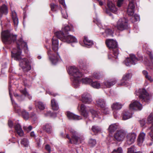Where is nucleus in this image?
I'll list each match as a JSON object with an SVG mask.
<instances>
[{
  "label": "nucleus",
  "instance_id": "60",
  "mask_svg": "<svg viewBox=\"0 0 153 153\" xmlns=\"http://www.w3.org/2000/svg\"><path fill=\"white\" fill-rule=\"evenodd\" d=\"M8 125L11 128L13 126V123L12 122L11 120H9Z\"/></svg>",
  "mask_w": 153,
  "mask_h": 153
},
{
  "label": "nucleus",
  "instance_id": "24",
  "mask_svg": "<svg viewBox=\"0 0 153 153\" xmlns=\"http://www.w3.org/2000/svg\"><path fill=\"white\" fill-rule=\"evenodd\" d=\"M96 102L98 106L101 108H103L106 106L105 102L103 99H98L97 100Z\"/></svg>",
  "mask_w": 153,
  "mask_h": 153
},
{
  "label": "nucleus",
  "instance_id": "16",
  "mask_svg": "<svg viewBox=\"0 0 153 153\" xmlns=\"http://www.w3.org/2000/svg\"><path fill=\"white\" fill-rule=\"evenodd\" d=\"M129 4L127 9V13L129 16H132L134 12L135 6L134 4V0H128Z\"/></svg>",
  "mask_w": 153,
  "mask_h": 153
},
{
  "label": "nucleus",
  "instance_id": "56",
  "mask_svg": "<svg viewBox=\"0 0 153 153\" xmlns=\"http://www.w3.org/2000/svg\"><path fill=\"white\" fill-rule=\"evenodd\" d=\"M140 123L141 126H143L145 125L146 123V120L145 119H143L140 121Z\"/></svg>",
  "mask_w": 153,
  "mask_h": 153
},
{
  "label": "nucleus",
  "instance_id": "20",
  "mask_svg": "<svg viewBox=\"0 0 153 153\" xmlns=\"http://www.w3.org/2000/svg\"><path fill=\"white\" fill-rule=\"evenodd\" d=\"M15 130L17 134L20 137H22L24 135V132L22 130L21 126L19 124H16L14 126Z\"/></svg>",
  "mask_w": 153,
  "mask_h": 153
},
{
  "label": "nucleus",
  "instance_id": "1",
  "mask_svg": "<svg viewBox=\"0 0 153 153\" xmlns=\"http://www.w3.org/2000/svg\"><path fill=\"white\" fill-rule=\"evenodd\" d=\"M69 31H74L72 25H66L62 29V31L56 32V37H54L52 39L51 47L52 50L56 51L58 49V40L57 38L64 42L69 43L71 42H77L76 39L75 37L70 35H68L67 32Z\"/></svg>",
  "mask_w": 153,
  "mask_h": 153
},
{
  "label": "nucleus",
  "instance_id": "45",
  "mask_svg": "<svg viewBox=\"0 0 153 153\" xmlns=\"http://www.w3.org/2000/svg\"><path fill=\"white\" fill-rule=\"evenodd\" d=\"M102 76V75L100 73H94L93 77L97 79H99Z\"/></svg>",
  "mask_w": 153,
  "mask_h": 153
},
{
  "label": "nucleus",
  "instance_id": "63",
  "mask_svg": "<svg viewBox=\"0 0 153 153\" xmlns=\"http://www.w3.org/2000/svg\"><path fill=\"white\" fill-rule=\"evenodd\" d=\"M98 2L100 6H102L103 4V2L101 0H96Z\"/></svg>",
  "mask_w": 153,
  "mask_h": 153
},
{
  "label": "nucleus",
  "instance_id": "29",
  "mask_svg": "<svg viewBox=\"0 0 153 153\" xmlns=\"http://www.w3.org/2000/svg\"><path fill=\"white\" fill-rule=\"evenodd\" d=\"M123 105L119 102H116L113 104L111 108L113 110H118L121 108Z\"/></svg>",
  "mask_w": 153,
  "mask_h": 153
},
{
  "label": "nucleus",
  "instance_id": "55",
  "mask_svg": "<svg viewBox=\"0 0 153 153\" xmlns=\"http://www.w3.org/2000/svg\"><path fill=\"white\" fill-rule=\"evenodd\" d=\"M61 13L62 16L63 18L65 19H67L68 17V16L66 10H65V11H63V13L61 11Z\"/></svg>",
  "mask_w": 153,
  "mask_h": 153
},
{
  "label": "nucleus",
  "instance_id": "37",
  "mask_svg": "<svg viewBox=\"0 0 153 153\" xmlns=\"http://www.w3.org/2000/svg\"><path fill=\"white\" fill-rule=\"evenodd\" d=\"M21 144L25 147L28 146L29 145V142L28 139L26 138H24L22 139L20 142Z\"/></svg>",
  "mask_w": 153,
  "mask_h": 153
},
{
  "label": "nucleus",
  "instance_id": "41",
  "mask_svg": "<svg viewBox=\"0 0 153 153\" xmlns=\"http://www.w3.org/2000/svg\"><path fill=\"white\" fill-rule=\"evenodd\" d=\"M132 75L131 73H128L125 74L123 76V80H125L127 81H128L131 78Z\"/></svg>",
  "mask_w": 153,
  "mask_h": 153
},
{
  "label": "nucleus",
  "instance_id": "42",
  "mask_svg": "<svg viewBox=\"0 0 153 153\" xmlns=\"http://www.w3.org/2000/svg\"><path fill=\"white\" fill-rule=\"evenodd\" d=\"M36 105L41 110H43L45 108V105L42 102H38L36 104Z\"/></svg>",
  "mask_w": 153,
  "mask_h": 153
},
{
  "label": "nucleus",
  "instance_id": "58",
  "mask_svg": "<svg viewBox=\"0 0 153 153\" xmlns=\"http://www.w3.org/2000/svg\"><path fill=\"white\" fill-rule=\"evenodd\" d=\"M14 95L15 97H17V98L19 100V98H21L22 97V95H19L18 94H17V93H14Z\"/></svg>",
  "mask_w": 153,
  "mask_h": 153
},
{
  "label": "nucleus",
  "instance_id": "43",
  "mask_svg": "<svg viewBox=\"0 0 153 153\" xmlns=\"http://www.w3.org/2000/svg\"><path fill=\"white\" fill-rule=\"evenodd\" d=\"M96 144V140L95 139H90L88 141V144L89 146L91 147L94 146Z\"/></svg>",
  "mask_w": 153,
  "mask_h": 153
},
{
  "label": "nucleus",
  "instance_id": "36",
  "mask_svg": "<svg viewBox=\"0 0 153 153\" xmlns=\"http://www.w3.org/2000/svg\"><path fill=\"white\" fill-rule=\"evenodd\" d=\"M92 81V80L91 79L87 77L83 78L82 79V82L84 84H88L90 85Z\"/></svg>",
  "mask_w": 153,
  "mask_h": 153
},
{
  "label": "nucleus",
  "instance_id": "38",
  "mask_svg": "<svg viewBox=\"0 0 153 153\" xmlns=\"http://www.w3.org/2000/svg\"><path fill=\"white\" fill-rule=\"evenodd\" d=\"M136 150L135 147L134 146H132L128 149V153H142L140 152H136L135 151Z\"/></svg>",
  "mask_w": 153,
  "mask_h": 153
},
{
  "label": "nucleus",
  "instance_id": "3",
  "mask_svg": "<svg viewBox=\"0 0 153 153\" xmlns=\"http://www.w3.org/2000/svg\"><path fill=\"white\" fill-rule=\"evenodd\" d=\"M69 72L73 79V83L74 86L77 88L80 82V78L82 76L83 74L75 66L70 67L69 69Z\"/></svg>",
  "mask_w": 153,
  "mask_h": 153
},
{
  "label": "nucleus",
  "instance_id": "8",
  "mask_svg": "<svg viewBox=\"0 0 153 153\" xmlns=\"http://www.w3.org/2000/svg\"><path fill=\"white\" fill-rule=\"evenodd\" d=\"M128 20L125 18L120 19L117 22L115 27L120 31H123L128 28Z\"/></svg>",
  "mask_w": 153,
  "mask_h": 153
},
{
  "label": "nucleus",
  "instance_id": "40",
  "mask_svg": "<svg viewBox=\"0 0 153 153\" xmlns=\"http://www.w3.org/2000/svg\"><path fill=\"white\" fill-rule=\"evenodd\" d=\"M105 33L107 36H113V31L110 28H107L106 29L105 31Z\"/></svg>",
  "mask_w": 153,
  "mask_h": 153
},
{
  "label": "nucleus",
  "instance_id": "48",
  "mask_svg": "<svg viewBox=\"0 0 153 153\" xmlns=\"http://www.w3.org/2000/svg\"><path fill=\"white\" fill-rule=\"evenodd\" d=\"M112 153H123V150L121 147H119L114 149Z\"/></svg>",
  "mask_w": 153,
  "mask_h": 153
},
{
  "label": "nucleus",
  "instance_id": "62",
  "mask_svg": "<svg viewBox=\"0 0 153 153\" xmlns=\"http://www.w3.org/2000/svg\"><path fill=\"white\" fill-rule=\"evenodd\" d=\"M147 65L148 66H149L151 69H153V62H152V63H150L149 65Z\"/></svg>",
  "mask_w": 153,
  "mask_h": 153
},
{
  "label": "nucleus",
  "instance_id": "18",
  "mask_svg": "<svg viewBox=\"0 0 153 153\" xmlns=\"http://www.w3.org/2000/svg\"><path fill=\"white\" fill-rule=\"evenodd\" d=\"M116 82L114 79L108 80L102 83L103 88H110L112 86L114 85Z\"/></svg>",
  "mask_w": 153,
  "mask_h": 153
},
{
  "label": "nucleus",
  "instance_id": "23",
  "mask_svg": "<svg viewBox=\"0 0 153 153\" xmlns=\"http://www.w3.org/2000/svg\"><path fill=\"white\" fill-rule=\"evenodd\" d=\"M146 136L145 133L143 132H141L139 134L137 138L138 144L139 146H141L143 143Z\"/></svg>",
  "mask_w": 153,
  "mask_h": 153
},
{
  "label": "nucleus",
  "instance_id": "31",
  "mask_svg": "<svg viewBox=\"0 0 153 153\" xmlns=\"http://www.w3.org/2000/svg\"><path fill=\"white\" fill-rule=\"evenodd\" d=\"M51 103L52 108L53 110H57L59 109L58 105L54 99L51 100Z\"/></svg>",
  "mask_w": 153,
  "mask_h": 153
},
{
  "label": "nucleus",
  "instance_id": "49",
  "mask_svg": "<svg viewBox=\"0 0 153 153\" xmlns=\"http://www.w3.org/2000/svg\"><path fill=\"white\" fill-rule=\"evenodd\" d=\"M128 82L125 80H123V78L121 80L120 82H119L118 85L120 86H125L127 85Z\"/></svg>",
  "mask_w": 153,
  "mask_h": 153
},
{
  "label": "nucleus",
  "instance_id": "52",
  "mask_svg": "<svg viewBox=\"0 0 153 153\" xmlns=\"http://www.w3.org/2000/svg\"><path fill=\"white\" fill-rule=\"evenodd\" d=\"M124 0H118L117 2V5L118 7H120L123 4Z\"/></svg>",
  "mask_w": 153,
  "mask_h": 153
},
{
  "label": "nucleus",
  "instance_id": "47",
  "mask_svg": "<svg viewBox=\"0 0 153 153\" xmlns=\"http://www.w3.org/2000/svg\"><path fill=\"white\" fill-rule=\"evenodd\" d=\"M90 111L91 114H92V115L94 117H97V116H98V114L99 113V112L97 111H94L92 109H91L90 110Z\"/></svg>",
  "mask_w": 153,
  "mask_h": 153
},
{
  "label": "nucleus",
  "instance_id": "46",
  "mask_svg": "<svg viewBox=\"0 0 153 153\" xmlns=\"http://www.w3.org/2000/svg\"><path fill=\"white\" fill-rule=\"evenodd\" d=\"M102 109V112L103 114H109L110 113V110L108 108L106 107V106H105V108H103Z\"/></svg>",
  "mask_w": 153,
  "mask_h": 153
},
{
  "label": "nucleus",
  "instance_id": "26",
  "mask_svg": "<svg viewBox=\"0 0 153 153\" xmlns=\"http://www.w3.org/2000/svg\"><path fill=\"white\" fill-rule=\"evenodd\" d=\"M86 107L84 105L82 104L80 106V111L81 114L85 118L88 117V114L86 111Z\"/></svg>",
  "mask_w": 153,
  "mask_h": 153
},
{
  "label": "nucleus",
  "instance_id": "11",
  "mask_svg": "<svg viewBox=\"0 0 153 153\" xmlns=\"http://www.w3.org/2000/svg\"><path fill=\"white\" fill-rule=\"evenodd\" d=\"M48 49V48H47ZM48 54L49 58L53 64H56L58 61L60 56L58 53H57L55 55H53L52 53V51L50 49H49L48 52Z\"/></svg>",
  "mask_w": 153,
  "mask_h": 153
},
{
  "label": "nucleus",
  "instance_id": "53",
  "mask_svg": "<svg viewBox=\"0 0 153 153\" xmlns=\"http://www.w3.org/2000/svg\"><path fill=\"white\" fill-rule=\"evenodd\" d=\"M20 92L25 96H27V94H28L25 88L23 89L20 90Z\"/></svg>",
  "mask_w": 153,
  "mask_h": 153
},
{
  "label": "nucleus",
  "instance_id": "5",
  "mask_svg": "<svg viewBox=\"0 0 153 153\" xmlns=\"http://www.w3.org/2000/svg\"><path fill=\"white\" fill-rule=\"evenodd\" d=\"M1 37L2 41L4 44L9 45L16 41L17 35L7 30L2 32Z\"/></svg>",
  "mask_w": 153,
  "mask_h": 153
},
{
  "label": "nucleus",
  "instance_id": "30",
  "mask_svg": "<svg viewBox=\"0 0 153 153\" xmlns=\"http://www.w3.org/2000/svg\"><path fill=\"white\" fill-rule=\"evenodd\" d=\"M117 127L118 126L116 123L111 124L109 126L108 131L111 133L113 132L117 129Z\"/></svg>",
  "mask_w": 153,
  "mask_h": 153
},
{
  "label": "nucleus",
  "instance_id": "54",
  "mask_svg": "<svg viewBox=\"0 0 153 153\" xmlns=\"http://www.w3.org/2000/svg\"><path fill=\"white\" fill-rule=\"evenodd\" d=\"M23 128L25 130H26L27 131H29L31 130L32 127L31 126H30L28 127L24 126Z\"/></svg>",
  "mask_w": 153,
  "mask_h": 153
},
{
  "label": "nucleus",
  "instance_id": "19",
  "mask_svg": "<svg viewBox=\"0 0 153 153\" xmlns=\"http://www.w3.org/2000/svg\"><path fill=\"white\" fill-rule=\"evenodd\" d=\"M42 128L44 131L48 134H51L53 132L52 126L50 123L45 124L43 126Z\"/></svg>",
  "mask_w": 153,
  "mask_h": 153
},
{
  "label": "nucleus",
  "instance_id": "10",
  "mask_svg": "<svg viewBox=\"0 0 153 153\" xmlns=\"http://www.w3.org/2000/svg\"><path fill=\"white\" fill-rule=\"evenodd\" d=\"M14 108L15 112L18 113L19 114H21L22 117L24 119L27 120L29 118V115L28 112L26 111L25 110H23L22 111L18 105L15 103L13 105Z\"/></svg>",
  "mask_w": 153,
  "mask_h": 153
},
{
  "label": "nucleus",
  "instance_id": "17",
  "mask_svg": "<svg viewBox=\"0 0 153 153\" xmlns=\"http://www.w3.org/2000/svg\"><path fill=\"white\" fill-rule=\"evenodd\" d=\"M81 100L83 103L87 104L90 103L92 101L91 96L87 93H84L82 95Z\"/></svg>",
  "mask_w": 153,
  "mask_h": 153
},
{
  "label": "nucleus",
  "instance_id": "39",
  "mask_svg": "<svg viewBox=\"0 0 153 153\" xmlns=\"http://www.w3.org/2000/svg\"><path fill=\"white\" fill-rule=\"evenodd\" d=\"M131 20L133 23L138 21H139L140 20V16L137 14H135L134 16H132Z\"/></svg>",
  "mask_w": 153,
  "mask_h": 153
},
{
  "label": "nucleus",
  "instance_id": "64",
  "mask_svg": "<svg viewBox=\"0 0 153 153\" xmlns=\"http://www.w3.org/2000/svg\"><path fill=\"white\" fill-rule=\"evenodd\" d=\"M31 117L32 118H33L34 117L36 118V114L33 112L31 113Z\"/></svg>",
  "mask_w": 153,
  "mask_h": 153
},
{
  "label": "nucleus",
  "instance_id": "34",
  "mask_svg": "<svg viewBox=\"0 0 153 153\" xmlns=\"http://www.w3.org/2000/svg\"><path fill=\"white\" fill-rule=\"evenodd\" d=\"M83 42L85 45L89 46H91L93 44L92 41L89 40L87 37L85 36L84 37Z\"/></svg>",
  "mask_w": 153,
  "mask_h": 153
},
{
  "label": "nucleus",
  "instance_id": "14",
  "mask_svg": "<svg viewBox=\"0 0 153 153\" xmlns=\"http://www.w3.org/2000/svg\"><path fill=\"white\" fill-rule=\"evenodd\" d=\"M147 123L151 124V126L149 127L148 128L151 130V131L149 133V134L150 137L153 138V113H151L148 117Z\"/></svg>",
  "mask_w": 153,
  "mask_h": 153
},
{
  "label": "nucleus",
  "instance_id": "50",
  "mask_svg": "<svg viewBox=\"0 0 153 153\" xmlns=\"http://www.w3.org/2000/svg\"><path fill=\"white\" fill-rule=\"evenodd\" d=\"M45 116H50L53 117H55L56 116V114L55 113H51V112L48 111L47 113L45 114Z\"/></svg>",
  "mask_w": 153,
  "mask_h": 153
},
{
  "label": "nucleus",
  "instance_id": "21",
  "mask_svg": "<svg viewBox=\"0 0 153 153\" xmlns=\"http://www.w3.org/2000/svg\"><path fill=\"white\" fill-rule=\"evenodd\" d=\"M107 6L111 11L114 13L117 14V8L115 5L111 1H108L107 2Z\"/></svg>",
  "mask_w": 153,
  "mask_h": 153
},
{
  "label": "nucleus",
  "instance_id": "12",
  "mask_svg": "<svg viewBox=\"0 0 153 153\" xmlns=\"http://www.w3.org/2000/svg\"><path fill=\"white\" fill-rule=\"evenodd\" d=\"M130 56V58H127L125 61L126 65L127 66H130L131 64H135L139 60L134 54H131Z\"/></svg>",
  "mask_w": 153,
  "mask_h": 153
},
{
  "label": "nucleus",
  "instance_id": "57",
  "mask_svg": "<svg viewBox=\"0 0 153 153\" xmlns=\"http://www.w3.org/2000/svg\"><path fill=\"white\" fill-rule=\"evenodd\" d=\"M45 149L49 153H50L51 151V149L50 146L49 145H46L45 147Z\"/></svg>",
  "mask_w": 153,
  "mask_h": 153
},
{
  "label": "nucleus",
  "instance_id": "25",
  "mask_svg": "<svg viewBox=\"0 0 153 153\" xmlns=\"http://www.w3.org/2000/svg\"><path fill=\"white\" fill-rule=\"evenodd\" d=\"M8 13V10L7 6L3 4L0 6V18H1L3 14H7Z\"/></svg>",
  "mask_w": 153,
  "mask_h": 153
},
{
  "label": "nucleus",
  "instance_id": "44",
  "mask_svg": "<svg viewBox=\"0 0 153 153\" xmlns=\"http://www.w3.org/2000/svg\"><path fill=\"white\" fill-rule=\"evenodd\" d=\"M91 130L95 133H97L101 131V129L98 126H92Z\"/></svg>",
  "mask_w": 153,
  "mask_h": 153
},
{
  "label": "nucleus",
  "instance_id": "28",
  "mask_svg": "<svg viewBox=\"0 0 153 153\" xmlns=\"http://www.w3.org/2000/svg\"><path fill=\"white\" fill-rule=\"evenodd\" d=\"M12 19L15 26H17L18 24V19L16 16V13L14 11L12 12Z\"/></svg>",
  "mask_w": 153,
  "mask_h": 153
},
{
  "label": "nucleus",
  "instance_id": "32",
  "mask_svg": "<svg viewBox=\"0 0 153 153\" xmlns=\"http://www.w3.org/2000/svg\"><path fill=\"white\" fill-rule=\"evenodd\" d=\"M131 113L127 111H125L123 114V119L126 120L131 118Z\"/></svg>",
  "mask_w": 153,
  "mask_h": 153
},
{
  "label": "nucleus",
  "instance_id": "51",
  "mask_svg": "<svg viewBox=\"0 0 153 153\" xmlns=\"http://www.w3.org/2000/svg\"><path fill=\"white\" fill-rule=\"evenodd\" d=\"M51 9L52 11H55L56 10V9L58 7L57 5L54 4L53 3H51L50 4Z\"/></svg>",
  "mask_w": 153,
  "mask_h": 153
},
{
  "label": "nucleus",
  "instance_id": "4",
  "mask_svg": "<svg viewBox=\"0 0 153 153\" xmlns=\"http://www.w3.org/2000/svg\"><path fill=\"white\" fill-rule=\"evenodd\" d=\"M106 44L110 50V52L113 53L114 55L113 56L111 54H109L108 58L110 59L112 57H113L114 58L117 59L119 53L117 42L112 39H108L106 40Z\"/></svg>",
  "mask_w": 153,
  "mask_h": 153
},
{
  "label": "nucleus",
  "instance_id": "22",
  "mask_svg": "<svg viewBox=\"0 0 153 153\" xmlns=\"http://www.w3.org/2000/svg\"><path fill=\"white\" fill-rule=\"evenodd\" d=\"M67 115L68 118L70 120H79L82 119L80 116L75 115L69 111L67 112Z\"/></svg>",
  "mask_w": 153,
  "mask_h": 153
},
{
  "label": "nucleus",
  "instance_id": "7",
  "mask_svg": "<svg viewBox=\"0 0 153 153\" xmlns=\"http://www.w3.org/2000/svg\"><path fill=\"white\" fill-rule=\"evenodd\" d=\"M136 94L137 95H139L140 99L143 102H149L150 97L145 89H140L138 92H136Z\"/></svg>",
  "mask_w": 153,
  "mask_h": 153
},
{
  "label": "nucleus",
  "instance_id": "33",
  "mask_svg": "<svg viewBox=\"0 0 153 153\" xmlns=\"http://www.w3.org/2000/svg\"><path fill=\"white\" fill-rule=\"evenodd\" d=\"M143 74L145 78L150 82H153V79L151 76L148 75V73L147 71L145 70H143Z\"/></svg>",
  "mask_w": 153,
  "mask_h": 153
},
{
  "label": "nucleus",
  "instance_id": "15",
  "mask_svg": "<svg viewBox=\"0 0 153 153\" xmlns=\"http://www.w3.org/2000/svg\"><path fill=\"white\" fill-rule=\"evenodd\" d=\"M136 134L134 133L128 134L127 136V140L126 143V145H130L133 143L135 141Z\"/></svg>",
  "mask_w": 153,
  "mask_h": 153
},
{
  "label": "nucleus",
  "instance_id": "9",
  "mask_svg": "<svg viewBox=\"0 0 153 153\" xmlns=\"http://www.w3.org/2000/svg\"><path fill=\"white\" fill-rule=\"evenodd\" d=\"M126 136L125 132L122 130H118L114 135L115 140L118 142H121L123 140Z\"/></svg>",
  "mask_w": 153,
  "mask_h": 153
},
{
  "label": "nucleus",
  "instance_id": "35",
  "mask_svg": "<svg viewBox=\"0 0 153 153\" xmlns=\"http://www.w3.org/2000/svg\"><path fill=\"white\" fill-rule=\"evenodd\" d=\"M79 63L80 66L82 67V68H83V70L85 69V68H87V63L85 60L82 59H80L79 60Z\"/></svg>",
  "mask_w": 153,
  "mask_h": 153
},
{
  "label": "nucleus",
  "instance_id": "59",
  "mask_svg": "<svg viewBox=\"0 0 153 153\" xmlns=\"http://www.w3.org/2000/svg\"><path fill=\"white\" fill-rule=\"evenodd\" d=\"M59 3L61 4L64 7H65V0H59Z\"/></svg>",
  "mask_w": 153,
  "mask_h": 153
},
{
  "label": "nucleus",
  "instance_id": "13",
  "mask_svg": "<svg viewBox=\"0 0 153 153\" xmlns=\"http://www.w3.org/2000/svg\"><path fill=\"white\" fill-rule=\"evenodd\" d=\"M129 108L131 110H141L142 108V105L137 101H133L130 104Z\"/></svg>",
  "mask_w": 153,
  "mask_h": 153
},
{
  "label": "nucleus",
  "instance_id": "27",
  "mask_svg": "<svg viewBox=\"0 0 153 153\" xmlns=\"http://www.w3.org/2000/svg\"><path fill=\"white\" fill-rule=\"evenodd\" d=\"M102 84V83L100 84L98 82H93L92 81L91 83V85L94 88L98 89L100 88H103V85Z\"/></svg>",
  "mask_w": 153,
  "mask_h": 153
},
{
  "label": "nucleus",
  "instance_id": "61",
  "mask_svg": "<svg viewBox=\"0 0 153 153\" xmlns=\"http://www.w3.org/2000/svg\"><path fill=\"white\" fill-rule=\"evenodd\" d=\"M149 56L152 62H153V55L151 53H150L149 54Z\"/></svg>",
  "mask_w": 153,
  "mask_h": 153
},
{
  "label": "nucleus",
  "instance_id": "2",
  "mask_svg": "<svg viewBox=\"0 0 153 153\" xmlns=\"http://www.w3.org/2000/svg\"><path fill=\"white\" fill-rule=\"evenodd\" d=\"M18 45L16 48H13L11 51V56L15 60L19 62V66L22 68L24 71L27 72L31 69L28 60L25 58H23L21 55L22 51L19 47L21 46L27 49V46L26 42L21 39L17 42Z\"/></svg>",
  "mask_w": 153,
  "mask_h": 153
},
{
  "label": "nucleus",
  "instance_id": "6",
  "mask_svg": "<svg viewBox=\"0 0 153 153\" xmlns=\"http://www.w3.org/2000/svg\"><path fill=\"white\" fill-rule=\"evenodd\" d=\"M70 132L72 134V139H71L68 134H67L66 137L69 140V142L71 143L75 144H79L83 140L82 138H80L76 135V132L73 129L71 128L69 129Z\"/></svg>",
  "mask_w": 153,
  "mask_h": 153
}]
</instances>
